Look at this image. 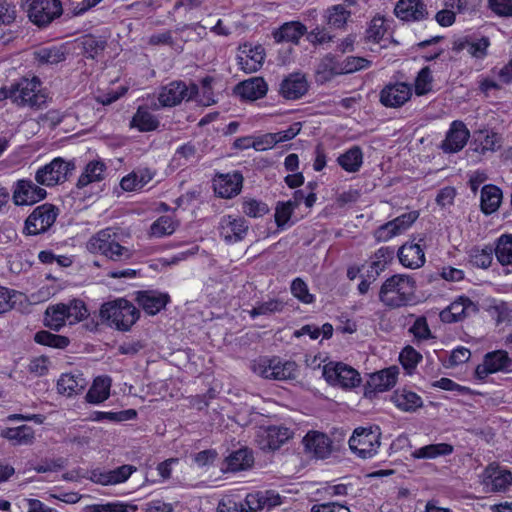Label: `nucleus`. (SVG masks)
Returning a JSON list of instances; mask_svg holds the SVG:
<instances>
[{"label":"nucleus","mask_w":512,"mask_h":512,"mask_svg":"<svg viewBox=\"0 0 512 512\" xmlns=\"http://www.w3.org/2000/svg\"><path fill=\"white\" fill-rule=\"evenodd\" d=\"M416 281L406 274H394L381 285L378 297L389 309H399L415 303Z\"/></svg>","instance_id":"1"},{"label":"nucleus","mask_w":512,"mask_h":512,"mask_svg":"<svg viewBox=\"0 0 512 512\" xmlns=\"http://www.w3.org/2000/svg\"><path fill=\"white\" fill-rule=\"evenodd\" d=\"M103 323L118 331L127 332L140 318L139 309L125 298L105 302L99 311Z\"/></svg>","instance_id":"2"},{"label":"nucleus","mask_w":512,"mask_h":512,"mask_svg":"<svg viewBox=\"0 0 512 512\" xmlns=\"http://www.w3.org/2000/svg\"><path fill=\"white\" fill-rule=\"evenodd\" d=\"M88 249L93 254H99L114 262H124L132 258V251L122 246L118 234L113 228L98 231L88 241Z\"/></svg>","instance_id":"3"},{"label":"nucleus","mask_w":512,"mask_h":512,"mask_svg":"<svg viewBox=\"0 0 512 512\" xmlns=\"http://www.w3.org/2000/svg\"><path fill=\"white\" fill-rule=\"evenodd\" d=\"M348 443L351 451L358 457L372 458L378 453L381 445L380 427H358L353 431Z\"/></svg>","instance_id":"4"},{"label":"nucleus","mask_w":512,"mask_h":512,"mask_svg":"<svg viewBox=\"0 0 512 512\" xmlns=\"http://www.w3.org/2000/svg\"><path fill=\"white\" fill-rule=\"evenodd\" d=\"M199 92L195 83L189 85L182 80H174L161 87L158 101L162 107H175L182 101L193 100Z\"/></svg>","instance_id":"5"},{"label":"nucleus","mask_w":512,"mask_h":512,"mask_svg":"<svg viewBox=\"0 0 512 512\" xmlns=\"http://www.w3.org/2000/svg\"><path fill=\"white\" fill-rule=\"evenodd\" d=\"M323 377L328 384L342 389H353L360 385L359 372L342 362L328 363L323 368Z\"/></svg>","instance_id":"6"},{"label":"nucleus","mask_w":512,"mask_h":512,"mask_svg":"<svg viewBox=\"0 0 512 512\" xmlns=\"http://www.w3.org/2000/svg\"><path fill=\"white\" fill-rule=\"evenodd\" d=\"M74 169L73 162L56 157L50 163L40 167L36 171L34 179L41 185L51 187L64 183Z\"/></svg>","instance_id":"7"},{"label":"nucleus","mask_w":512,"mask_h":512,"mask_svg":"<svg viewBox=\"0 0 512 512\" xmlns=\"http://www.w3.org/2000/svg\"><path fill=\"white\" fill-rule=\"evenodd\" d=\"M490 47V37L481 33L468 34L453 42L455 52L466 51L470 58L480 63L488 57Z\"/></svg>","instance_id":"8"},{"label":"nucleus","mask_w":512,"mask_h":512,"mask_svg":"<svg viewBox=\"0 0 512 512\" xmlns=\"http://www.w3.org/2000/svg\"><path fill=\"white\" fill-rule=\"evenodd\" d=\"M426 237L419 235L405 242L398 250L397 256L402 266L409 269H418L426 262Z\"/></svg>","instance_id":"9"},{"label":"nucleus","mask_w":512,"mask_h":512,"mask_svg":"<svg viewBox=\"0 0 512 512\" xmlns=\"http://www.w3.org/2000/svg\"><path fill=\"white\" fill-rule=\"evenodd\" d=\"M511 365L512 360L507 351L494 350L484 355L482 363L476 366L474 374L478 380L484 381L491 374L510 372Z\"/></svg>","instance_id":"10"},{"label":"nucleus","mask_w":512,"mask_h":512,"mask_svg":"<svg viewBox=\"0 0 512 512\" xmlns=\"http://www.w3.org/2000/svg\"><path fill=\"white\" fill-rule=\"evenodd\" d=\"M257 370L266 379L288 380L295 378L296 364L293 361H283L280 357L273 356L261 359Z\"/></svg>","instance_id":"11"},{"label":"nucleus","mask_w":512,"mask_h":512,"mask_svg":"<svg viewBox=\"0 0 512 512\" xmlns=\"http://www.w3.org/2000/svg\"><path fill=\"white\" fill-rule=\"evenodd\" d=\"M471 135L470 130L462 120H453L446 131L440 148L447 154L458 153L462 151L468 141L471 140Z\"/></svg>","instance_id":"12"},{"label":"nucleus","mask_w":512,"mask_h":512,"mask_svg":"<svg viewBox=\"0 0 512 512\" xmlns=\"http://www.w3.org/2000/svg\"><path fill=\"white\" fill-rule=\"evenodd\" d=\"M399 368L395 365L376 371L369 375L365 394L369 397L391 390L397 383Z\"/></svg>","instance_id":"13"},{"label":"nucleus","mask_w":512,"mask_h":512,"mask_svg":"<svg viewBox=\"0 0 512 512\" xmlns=\"http://www.w3.org/2000/svg\"><path fill=\"white\" fill-rule=\"evenodd\" d=\"M137 305L149 316H155L171 302L167 292L158 290H138L134 293Z\"/></svg>","instance_id":"14"},{"label":"nucleus","mask_w":512,"mask_h":512,"mask_svg":"<svg viewBox=\"0 0 512 512\" xmlns=\"http://www.w3.org/2000/svg\"><path fill=\"white\" fill-rule=\"evenodd\" d=\"M412 85L406 82H390L380 91V103L387 108H400L412 97Z\"/></svg>","instance_id":"15"},{"label":"nucleus","mask_w":512,"mask_h":512,"mask_svg":"<svg viewBox=\"0 0 512 512\" xmlns=\"http://www.w3.org/2000/svg\"><path fill=\"white\" fill-rule=\"evenodd\" d=\"M243 181V175L239 171L218 174L213 179L214 193L220 198L231 199L240 194Z\"/></svg>","instance_id":"16"},{"label":"nucleus","mask_w":512,"mask_h":512,"mask_svg":"<svg viewBox=\"0 0 512 512\" xmlns=\"http://www.w3.org/2000/svg\"><path fill=\"white\" fill-rule=\"evenodd\" d=\"M309 87L305 74L294 72L283 78L278 92L285 100L295 101L301 99L308 92Z\"/></svg>","instance_id":"17"},{"label":"nucleus","mask_w":512,"mask_h":512,"mask_svg":"<svg viewBox=\"0 0 512 512\" xmlns=\"http://www.w3.org/2000/svg\"><path fill=\"white\" fill-rule=\"evenodd\" d=\"M501 136L490 128H481L474 130L471 135L470 147L479 154L486 155L493 153L501 147Z\"/></svg>","instance_id":"18"},{"label":"nucleus","mask_w":512,"mask_h":512,"mask_svg":"<svg viewBox=\"0 0 512 512\" xmlns=\"http://www.w3.org/2000/svg\"><path fill=\"white\" fill-rule=\"evenodd\" d=\"M305 452L315 459H326L332 452V440L323 432L311 430L303 438Z\"/></svg>","instance_id":"19"},{"label":"nucleus","mask_w":512,"mask_h":512,"mask_svg":"<svg viewBox=\"0 0 512 512\" xmlns=\"http://www.w3.org/2000/svg\"><path fill=\"white\" fill-rule=\"evenodd\" d=\"M477 311L476 304L468 296L461 295L440 312V319L444 323H456Z\"/></svg>","instance_id":"20"},{"label":"nucleus","mask_w":512,"mask_h":512,"mask_svg":"<svg viewBox=\"0 0 512 512\" xmlns=\"http://www.w3.org/2000/svg\"><path fill=\"white\" fill-rule=\"evenodd\" d=\"M219 230L225 242L232 244L245 238L248 231V224L243 217L227 215L222 218Z\"/></svg>","instance_id":"21"},{"label":"nucleus","mask_w":512,"mask_h":512,"mask_svg":"<svg viewBox=\"0 0 512 512\" xmlns=\"http://www.w3.org/2000/svg\"><path fill=\"white\" fill-rule=\"evenodd\" d=\"M394 13L402 21H421L427 17V8L423 0H399Z\"/></svg>","instance_id":"22"},{"label":"nucleus","mask_w":512,"mask_h":512,"mask_svg":"<svg viewBox=\"0 0 512 512\" xmlns=\"http://www.w3.org/2000/svg\"><path fill=\"white\" fill-rule=\"evenodd\" d=\"M390 401L402 412H415L423 405L419 394L408 387H399L391 395Z\"/></svg>","instance_id":"23"},{"label":"nucleus","mask_w":512,"mask_h":512,"mask_svg":"<svg viewBox=\"0 0 512 512\" xmlns=\"http://www.w3.org/2000/svg\"><path fill=\"white\" fill-rule=\"evenodd\" d=\"M10 98L18 106L32 104V80L23 78L20 82L13 85L11 89H0V101Z\"/></svg>","instance_id":"24"},{"label":"nucleus","mask_w":512,"mask_h":512,"mask_svg":"<svg viewBox=\"0 0 512 512\" xmlns=\"http://www.w3.org/2000/svg\"><path fill=\"white\" fill-rule=\"evenodd\" d=\"M39 0H34V25L45 27L54 19L62 15V3L60 0L41 1L40 10H37Z\"/></svg>","instance_id":"25"},{"label":"nucleus","mask_w":512,"mask_h":512,"mask_svg":"<svg viewBox=\"0 0 512 512\" xmlns=\"http://www.w3.org/2000/svg\"><path fill=\"white\" fill-rule=\"evenodd\" d=\"M268 85L262 77H253L239 83L235 92L244 100L255 101L266 96Z\"/></svg>","instance_id":"26"},{"label":"nucleus","mask_w":512,"mask_h":512,"mask_svg":"<svg viewBox=\"0 0 512 512\" xmlns=\"http://www.w3.org/2000/svg\"><path fill=\"white\" fill-rule=\"evenodd\" d=\"M58 209L52 204H42L34 208V235L46 232L55 222Z\"/></svg>","instance_id":"27"},{"label":"nucleus","mask_w":512,"mask_h":512,"mask_svg":"<svg viewBox=\"0 0 512 512\" xmlns=\"http://www.w3.org/2000/svg\"><path fill=\"white\" fill-rule=\"evenodd\" d=\"M159 124L158 118L150 111L149 106L139 105L130 121V128H135L139 132H152Z\"/></svg>","instance_id":"28"},{"label":"nucleus","mask_w":512,"mask_h":512,"mask_svg":"<svg viewBox=\"0 0 512 512\" xmlns=\"http://www.w3.org/2000/svg\"><path fill=\"white\" fill-rule=\"evenodd\" d=\"M86 384L82 374L64 373L57 381V390L62 395L72 397L81 394Z\"/></svg>","instance_id":"29"},{"label":"nucleus","mask_w":512,"mask_h":512,"mask_svg":"<svg viewBox=\"0 0 512 512\" xmlns=\"http://www.w3.org/2000/svg\"><path fill=\"white\" fill-rule=\"evenodd\" d=\"M307 33L306 26L300 21H291L282 24L273 32L276 42H291L297 44L299 40Z\"/></svg>","instance_id":"30"},{"label":"nucleus","mask_w":512,"mask_h":512,"mask_svg":"<svg viewBox=\"0 0 512 512\" xmlns=\"http://www.w3.org/2000/svg\"><path fill=\"white\" fill-rule=\"evenodd\" d=\"M502 190L494 184H486L481 189L480 208L485 215H491L498 210L502 202Z\"/></svg>","instance_id":"31"},{"label":"nucleus","mask_w":512,"mask_h":512,"mask_svg":"<svg viewBox=\"0 0 512 512\" xmlns=\"http://www.w3.org/2000/svg\"><path fill=\"white\" fill-rule=\"evenodd\" d=\"M111 385L112 380L109 376H97L86 394V401L90 404L103 403L110 397Z\"/></svg>","instance_id":"32"},{"label":"nucleus","mask_w":512,"mask_h":512,"mask_svg":"<svg viewBox=\"0 0 512 512\" xmlns=\"http://www.w3.org/2000/svg\"><path fill=\"white\" fill-rule=\"evenodd\" d=\"M249 500L253 505L255 512L262 511L264 509L269 511L283 503V497L274 490L249 493Z\"/></svg>","instance_id":"33"},{"label":"nucleus","mask_w":512,"mask_h":512,"mask_svg":"<svg viewBox=\"0 0 512 512\" xmlns=\"http://www.w3.org/2000/svg\"><path fill=\"white\" fill-rule=\"evenodd\" d=\"M153 177L154 173L148 168L133 170L121 179L120 186L127 192L138 191L147 185Z\"/></svg>","instance_id":"34"},{"label":"nucleus","mask_w":512,"mask_h":512,"mask_svg":"<svg viewBox=\"0 0 512 512\" xmlns=\"http://www.w3.org/2000/svg\"><path fill=\"white\" fill-rule=\"evenodd\" d=\"M454 452V446L450 443H432L415 449L412 452L414 459L433 460L439 457L450 456Z\"/></svg>","instance_id":"35"},{"label":"nucleus","mask_w":512,"mask_h":512,"mask_svg":"<svg viewBox=\"0 0 512 512\" xmlns=\"http://www.w3.org/2000/svg\"><path fill=\"white\" fill-rule=\"evenodd\" d=\"M106 169V164L101 160L89 161L78 178L77 187L81 189L91 183L103 180Z\"/></svg>","instance_id":"36"},{"label":"nucleus","mask_w":512,"mask_h":512,"mask_svg":"<svg viewBox=\"0 0 512 512\" xmlns=\"http://www.w3.org/2000/svg\"><path fill=\"white\" fill-rule=\"evenodd\" d=\"M337 163L345 172H358L363 165V151L361 147L358 145L350 147L338 156Z\"/></svg>","instance_id":"37"},{"label":"nucleus","mask_w":512,"mask_h":512,"mask_svg":"<svg viewBox=\"0 0 512 512\" xmlns=\"http://www.w3.org/2000/svg\"><path fill=\"white\" fill-rule=\"evenodd\" d=\"M288 429L284 427L270 426L260 435L262 449L277 450L288 439Z\"/></svg>","instance_id":"38"},{"label":"nucleus","mask_w":512,"mask_h":512,"mask_svg":"<svg viewBox=\"0 0 512 512\" xmlns=\"http://www.w3.org/2000/svg\"><path fill=\"white\" fill-rule=\"evenodd\" d=\"M265 59V51L261 45L251 47L244 55L239 56V65L245 73H254L258 71Z\"/></svg>","instance_id":"39"},{"label":"nucleus","mask_w":512,"mask_h":512,"mask_svg":"<svg viewBox=\"0 0 512 512\" xmlns=\"http://www.w3.org/2000/svg\"><path fill=\"white\" fill-rule=\"evenodd\" d=\"M217 512H255L249 500V493L245 498L239 495H226L217 506Z\"/></svg>","instance_id":"40"},{"label":"nucleus","mask_w":512,"mask_h":512,"mask_svg":"<svg viewBox=\"0 0 512 512\" xmlns=\"http://www.w3.org/2000/svg\"><path fill=\"white\" fill-rule=\"evenodd\" d=\"M68 323L65 303L49 306L45 311L44 325L53 331H60Z\"/></svg>","instance_id":"41"},{"label":"nucleus","mask_w":512,"mask_h":512,"mask_svg":"<svg viewBox=\"0 0 512 512\" xmlns=\"http://www.w3.org/2000/svg\"><path fill=\"white\" fill-rule=\"evenodd\" d=\"M434 75L430 66H423L416 74L412 90L418 97L434 92Z\"/></svg>","instance_id":"42"},{"label":"nucleus","mask_w":512,"mask_h":512,"mask_svg":"<svg viewBox=\"0 0 512 512\" xmlns=\"http://www.w3.org/2000/svg\"><path fill=\"white\" fill-rule=\"evenodd\" d=\"M316 73L322 81H330L337 75H342L341 60L336 55L327 54L319 63Z\"/></svg>","instance_id":"43"},{"label":"nucleus","mask_w":512,"mask_h":512,"mask_svg":"<svg viewBox=\"0 0 512 512\" xmlns=\"http://www.w3.org/2000/svg\"><path fill=\"white\" fill-rule=\"evenodd\" d=\"M226 463L228 470L233 472L242 471L253 465L254 457L248 448H240L226 458Z\"/></svg>","instance_id":"44"},{"label":"nucleus","mask_w":512,"mask_h":512,"mask_svg":"<svg viewBox=\"0 0 512 512\" xmlns=\"http://www.w3.org/2000/svg\"><path fill=\"white\" fill-rule=\"evenodd\" d=\"M497 261L502 266L512 265V234L504 233L496 240L493 248Z\"/></svg>","instance_id":"45"},{"label":"nucleus","mask_w":512,"mask_h":512,"mask_svg":"<svg viewBox=\"0 0 512 512\" xmlns=\"http://www.w3.org/2000/svg\"><path fill=\"white\" fill-rule=\"evenodd\" d=\"M469 263L475 267L480 269H488L493 260V247L485 246L480 248L478 246H474L468 252Z\"/></svg>","instance_id":"46"},{"label":"nucleus","mask_w":512,"mask_h":512,"mask_svg":"<svg viewBox=\"0 0 512 512\" xmlns=\"http://www.w3.org/2000/svg\"><path fill=\"white\" fill-rule=\"evenodd\" d=\"M137 411L135 409H126L121 411H94L91 415V420L96 422H124L128 420H134L137 418Z\"/></svg>","instance_id":"47"},{"label":"nucleus","mask_w":512,"mask_h":512,"mask_svg":"<svg viewBox=\"0 0 512 512\" xmlns=\"http://www.w3.org/2000/svg\"><path fill=\"white\" fill-rule=\"evenodd\" d=\"M66 59L65 52L57 46L40 47L34 51V60L40 65L58 64Z\"/></svg>","instance_id":"48"},{"label":"nucleus","mask_w":512,"mask_h":512,"mask_svg":"<svg viewBox=\"0 0 512 512\" xmlns=\"http://www.w3.org/2000/svg\"><path fill=\"white\" fill-rule=\"evenodd\" d=\"M34 342L51 348L65 349L69 346L70 339L64 335H58L47 330H41L34 334Z\"/></svg>","instance_id":"49"},{"label":"nucleus","mask_w":512,"mask_h":512,"mask_svg":"<svg viewBox=\"0 0 512 512\" xmlns=\"http://www.w3.org/2000/svg\"><path fill=\"white\" fill-rule=\"evenodd\" d=\"M489 484L493 492H505L512 485V473L506 469L488 470Z\"/></svg>","instance_id":"50"},{"label":"nucleus","mask_w":512,"mask_h":512,"mask_svg":"<svg viewBox=\"0 0 512 512\" xmlns=\"http://www.w3.org/2000/svg\"><path fill=\"white\" fill-rule=\"evenodd\" d=\"M65 310L69 325L77 324L89 315L85 302L80 299H72L68 303H65Z\"/></svg>","instance_id":"51"},{"label":"nucleus","mask_w":512,"mask_h":512,"mask_svg":"<svg viewBox=\"0 0 512 512\" xmlns=\"http://www.w3.org/2000/svg\"><path fill=\"white\" fill-rule=\"evenodd\" d=\"M422 359V354L410 345L405 346L399 355V361L408 375H412L415 372Z\"/></svg>","instance_id":"52"},{"label":"nucleus","mask_w":512,"mask_h":512,"mask_svg":"<svg viewBox=\"0 0 512 512\" xmlns=\"http://www.w3.org/2000/svg\"><path fill=\"white\" fill-rule=\"evenodd\" d=\"M395 257V249L390 246H382L371 257L370 265L379 272H384Z\"/></svg>","instance_id":"53"},{"label":"nucleus","mask_w":512,"mask_h":512,"mask_svg":"<svg viewBox=\"0 0 512 512\" xmlns=\"http://www.w3.org/2000/svg\"><path fill=\"white\" fill-rule=\"evenodd\" d=\"M1 436L8 439L14 445L28 444L32 438V428L27 425L6 428L2 430Z\"/></svg>","instance_id":"54"},{"label":"nucleus","mask_w":512,"mask_h":512,"mask_svg":"<svg viewBox=\"0 0 512 512\" xmlns=\"http://www.w3.org/2000/svg\"><path fill=\"white\" fill-rule=\"evenodd\" d=\"M351 13L345 6L341 4L334 5L327 10V23L330 27L335 29H342L345 27Z\"/></svg>","instance_id":"55"},{"label":"nucleus","mask_w":512,"mask_h":512,"mask_svg":"<svg viewBox=\"0 0 512 512\" xmlns=\"http://www.w3.org/2000/svg\"><path fill=\"white\" fill-rule=\"evenodd\" d=\"M291 294L301 303L309 305L316 301V296L309 291L307 283L300 277L292 280L290 285Z\"/></svg>","instance_id":"56"},{"label":"nucleus","mask_w":512,"mask_h":512,"mask_svg":"<svg viewBox=\"0 0 512 512\" xmlns=\"http://www.w3.org/2000/svg\"><path fill=\"white\" fill-rule=\"evenodd\" d=\"M176 229L175 221L172 217L164 215L157 218L150 226V235L161 238L174 233Z\"/></svg>","instance_id":"57"},{"label":"nucleus","mask_w":512,"mask_h":512,"mask_svg":"<svg viewBox=\"0 0 512 512\" xmlns=\"http://www.w3.org/2000/svg\"><path fill=\"white\" fill-rule=\"evenodd\" d=\"M408 331L413 335L416 342H423L434 338L427 318L423 315L416 317Z\"/></svg>","instance_id":"58"},{"label":"nucleus","mask_w":512,"mask_h":512,"mask_svg":"<svg viewBox=\"0 0 512 512\" xmlns=\"http://www.w3.org/2000/svg\"><path fill=\"white\" fill-rule=\"evenodd\" d=\"M284 308V303L279 299H270L265 302L258 303L249 311L251 318H256L261 315H270L275 312H281Z\"/></svg>","instance_id":"59"},{"label":"nucleus","mask_w":512,"mask_h":512,"mask_svg":"<svg viewBox=\"0 0 512 512\" xmlns=\"http://www.w3.org/2000/svg\"><path fill=\"white\" fill-rule=\"evenodd\" d=\"M387 32L383 17H374L366 29V38L369 42L379 43Z\"/></svg>","instance_id":"60"},{"label":"nucleus","mask_w":512,"mask_h":512,"mask_svg":"<svg viewBox=\"0 0 512 512\" xmlns=\"http://www.w3.org/2000/svg\"><path fill=\"white\" fill-rule=\"evenodd\" d=\"M242 212L250 218H260L269 212V207L261 200L250 198L243 201Z\"/></svg>","instance_id":"61"},{"label":"nucleus","mask_w":512,"mask_h":512,"mask_svg":"<svg viewBox=\"0 0 512 512\" xmlns=\"http://www.w3.org/2000/svg\"><path fill=\"white\" fill-rule=\"evenodd\" d=\"M372 61L360 56H348L341 60L343 74H352L370 68Z\"/></svg>","instance_id":"62"},{"label":"nucleus","mask_w":512,"mask_h":512,"mask_svg":"<svg viewBox=\"0 0 512 512\" xmlns=\"http://www.w3.org/2000/svg\"><path fill=\"white\" fill-rule=\"evenodd\" d=\"M38 259L45 265L55 266L58 269L69 267L72 264V260L68 256L56 255L51 250H43L39 252Z\"/></svg>","instance_id":"63"},{"label":"nucleus","mask_w":512,"mask_h":512,"mask_svg":"<svg viewBox=\"0 0 512 512\" xmlns=\"http://www.w3.org/2000/svg\"><path fill=\"white\" fill-rule=\"evenodd\" d=\"M32 189L30 180H18L13 191V201L16 205H30L29 194Z\"/></svg>","instance_id":"64"}]
</instances>
